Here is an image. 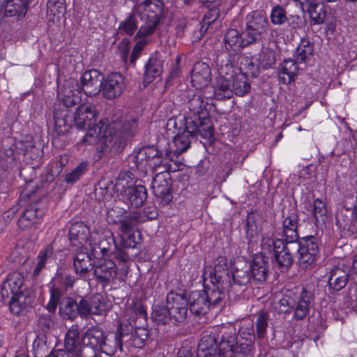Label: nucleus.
<instances>
[{
  "label": "nucleus",
  "mask_w": 357,
  "mask_h": 357,
  "mask_svg": "<svg viewBox=\"0 0 357 357\" xmlns=\"http://www.w3.org/2000/svg\"><path fill=\"white\" fill-rule=\"evenodd\" d=\"M96 117L97 111L95 106L89 102H84L77 107L73 121L79 129L89 128L80 144H98V149H100L101 151L112 144H121L123 134L129 133L137 126L135 120L133 119L123 123L121 114H117L110 119H101L91 127Z\"/></svg>",
  "instance_id": "nucleus-1"
},
{
  "label": "nucleus",
  "mask_w": 357,
  "mask_h": 357,
  "mask_svg": "<svg viewBox=\"0 0 357 357\" xmlns=\"http://www.w3.org/2000/svg\"><path fill=\"white\" fill-rule=\"evenodd\" d=\"M133 161L136 168L144 174L160 171L153 178V192L162 205L169 204L172 199L170 178L169 174L166 172L168 165L163 162L162 154L154 146L144 147L137 151Z\"/></svg>",
  "instance_id": "nucleus-2"
},
{
  "label": "nucleus",
  "mask_w": 357,
  "mask_h": 357,
  "mask_svg": "<svg viewBox=\"0 0 357 357\" xmlns=\"http://www.w3.org/2000/svg\"><path fill=\"white\" fill-rule=\"evenodd\" d=\"M251 266L244 258H236L231 264V278L227 271V259L224 257H218L215 261L214 266H206L203 273L204 279L210 281L213 284L218 286L221 291L227 292L236 287L245 286L252 282L250 275Z\"/></svg>",
  "instance_id": "nucleus-3"
},
{
  "label": "nucleus",
  "mask_w": 357,
  "mask_h": 357,
  "mask_svg": "<svg viewBox=\"0 0 357 357\" xmlns=\"http://www.w3.org/2000/svg\"><path fill=\"white\" fill-rule=\"evenodd\" d=\"M69 239L73 246L84 247L88 250L87 245L92 254L99 249L101 252L109 249L111 242H114L112 233L109 230L90 231L89 227L83 222H75L69 231Z\"/></svg>",
  "instance_id": "nucleus-4"
},
{
  "label": "nucleus",
  "mask_w": 357,
  "mask_h": 357,
  "mask_svg": "<svg viewBox=\"0 0 357 357\" xmlns=\"http://www.w3.org/2000/svg\"><path fill=\"white\" fill-rule=\"evenodd\" d=\"M222 339L217 346L214 335L207 334L201 339L197 349L198 357H231L234 353H242L231 328H222Z\"/></svg>",
  "instance_id": "nucleus-5"
},
{
  "label": "nucleus",
  "mask_w": 357,
  "mask_h": 357,
  "mask_svg": "<svg viewBox=\"0 0 357 357\" xmlns=\"http://www.w3.org/2000/svg\"><path fill=\"white\" fill-rule=\"evenodd\" d=\"M83 357H97L99 351L113 355L121 347V342L116 335L106 337L103 331L98 327L89 328L82 337Z\"/></svg>",
  "instance_id": "nucleus-6"
},
{
  "label": "nucleus",
  "mask_w": 357,
  "mask_h": 357,
  "mask_svg": "<svg viewBox=\"0 0 357 357\" xmlns=\"http://www.w3.org/2000/svg\"><path fill=\"white\" fill-rule=\"evenodd\" d=\"M23 282L22 275L13 272L3 282L0 290L3 302L10 305L13 314H20L31 303V298L24 293Z\"/></svg>",
  "instance_id": "nucleus-7"
},
{
  "label": "nucleus",
  "mask_w": 357,
  "mask_h": 357,
  "mask_svg": "<svg viewBox=\"0 0 357 357\" xmlns=\"http://www.w3.org/2000/svg\"><path fill=\"white\" fill-rule=\"evenodd\" d=\"M227 294L221 291L218 286L210 291H197L188 294V306L190 312L196 315L206 313L210 308L221 307L225 303Z\"/></svg>",
  "instance_id": "nucleus-8"
},
{
  "label": "nucleus",
  "mask_w": 357,
  "mask_h": 357,
  "mask_svg": "<svg viewBox=\"0 0 357 357\" xmlns=\"http://www.w3.org/2000/svg\"><path fill=\"white\" fill-rule=\"evenodd\" d=\"M162 10V3L160 0H145L134 7V16L139 17L145 23L139 28L137 37H149L153 33Z\"/></svg>",
  "instance_id": "nucleus-9"
},
{
  "label": "nucleus",
  "mask_w": 357,
  "mask_h": 357,
  "mask_svg": "<svg viewBox=\"0 0 357 357\" xmlns=\"http://www.w3.org/2000/svg\"><path fill=\"white\" fill-rule=\"evenodd\" d=\"M72 87H65L62 91V105H59L54 109V130L59 135H65L71 128V125L68 121V108L77 103L80 100L78 96L79 91L78 89H73Z\"/></svg>",
  "instance_id": "nucleus-10"
},
{
  "label": "nucleus",
  "mask_w": 357,
  "mask_h": 357,
  "mask_svg": "<svg viewBox=\"0 0 357 357\" xmlns=\"http://www.w3.org/2000/svg\"><path fill=\"white\" fill-rule=\"evenodd\" d=\"M116 189L125 201L135 208L141 206L146 199V190L141 185H135L131 173L123 172L116 180Z\"/></svg>",
  "instance_id": "nucleus-11"
},
{
  "label": "nucleus",
  "mask_w": 357,
  "mask_h": 357,
  "mask_svg": "<svg viewBox=\"0 0 357 357\" xmlns=\"http://www.w3.org/2000/svg\"><path fill=\"white\" fill-rule=\"evenodd\" d=\"M128 212L126 210L115 206L107 211V220L114 224L120 223L122 233V241L125 247H134L135 236L134 227L131 220L126 219Z\"/></svg>",
  "instance_id": "nucleus-12"
},
{
  "label": "nucleus",
  "mask_w": 357,
  "mask_h": 357,
  "mask_svg": "<svg viewBox=\"0 0 357 357\" xmlns=\"http://www.w3.org/2000/svg\"><path fill=\"white\" fill-rule=\"evenodd\" d=\"M149 333L146 326H134L128 327L127 325L121 323L118 328L117 340L121 342L122 349V344H127L129 347L141 349L145 345V342L149 337Z\"/></svg>",
  "instance_id": "nucleus-13"
},
{
  "label": "nucleus",
  "mask_w": 357,
  "mask_h": 357,
  "mask_svg": "<svg viewBox=\"0 0 357 357\" xmlns=\"http://www.w3.org/2000/svg\"><path fill=\"white\" fill-rule=\"evenodd\" d=\"M233 75V66L226 64L222 66L219 71V76L216 79V84L213 89V96L217 100L229 99L232 96L231 79Z\"/></svg>",
  "instance_id": "nucleus-14"
},
{
  "label": "nucleus",
  "mask_w": 357,
  "mask_h": 357,
  "mask_svg": "<svg viewBox=\"0 0 357 357\" xmlns=\"http://www.w3.org/2000/svg\"><path fill=\"white\" fill-rule=\"evenodd\" d=\"M126 89L124 77L119 73H112L101 82V92L107 99L120 96Z\"/></svg>",
  "instance_id": "nucleus-15"
},
{
  "label": "nucleus",
  "mask_w": 357,
  "mask_h": 357,
  "mask_svg": "<svg viewBox=\"0 0 357 357\" xmlns=\"http://www.w3.org/2000/svg\"><path fill=\"white\" fill-rule=\"evenodd\" d=\"M298 252L300 266L303 268L310 266L314 262L319 252L316 239L312 236L302 239Z\"/></svg>",
  "instance_id": "nucleus-16"
},
{
  "label": "nucleus",
  "mask_w": 357,
  "mask_h": 357,
  "mask_svg": "<svg viewBox=\"0 0 357 357\" xmlns=\"http://www.w3.org/2000/svg\"><path fill=\"white\" fill-rule=\"evenodd\" d=\"M166 126L168 134L176 133L172 142L176 149L173 151L176 154L185 151L190 146V137L188 136L186 132L177 128V123L175 119H169L167 122Z\"/></svg>",
  "instance_id": "nucleus-17"
},
{
  "label": "nucleus",
  "mask_w": 357,
  "mask_h": 357,
  "mask_svg": "<svg viewBox=\"0 0 357 357\" xmlns=\"http://www.w3.org/2000/svg\"><path fill=\"white\" fill-rule=\"evenodd\" d=\"M102 81V76L98 70L85 71L81 77L82 89L88 96L96 95L101 91Z\"/></svg>",
  "instance_id": "nucleus-18"
},
{
  "label": "nucleus",
  "mask_w": 357,
  "mask_h": 357,
  "mask_svg": "<svg viewBox=\"0 0 357 357\" xmlns=\"http://www.w3.org/2000/svg\"><path fill=\"white\" fill-rule=\"evenodd\" d=\"M125 317L128 327L147 326V313L139 301H133L127 308Z\"/></svg>",
  "instance_id": "nucleus-19"
},
{
  "label": "nucleus",
  "mask_w": 357,
  "mask_h": 357,
  "mask_svg": "<svg viewBox=\"0 0 357 357\" xmlns=\"http://www.w3.org/2000/svg\"><path fill=\"white\" fill-rule=\"evenodd\" d=\"M211 80L209 66L204 62L197 63L191 72V82L196 89H202L208 86Z\"/></svg>",
  "instance_id": "nucleus-20"
},
{
  "label": "nucleus",
  "mask_w": 357,
  "mask_h": 357,
  "mask_svg": "<svg viewBox=\"0 0 357 357\" xmlns=\"http://www.w3.org/2000/svg\"><path fill=\"white\" fill-rule=\"evenodd\" d=\"M44 210L37 206V204H30L24 211L23 215L18 220V226L21 229H28L38 224Z\"/></svg>",
  "instance_id": "nucleus-21"
},
{
  "label": "nucleus",
  "mask_w": 357,
  "mask_h": 357,
  "mask_svg": "<svg viewBox=\"0 0 357 357\" xmlns=\"http://www.w3.org/2000/svg\"><path fill=\"white\" fill-rule=\"evenodd\" d=\"M64 347L70 357H83V343L79 340V333L77 326H73L67 332Z\"/></svg>",
  "instance_id": "nucleus-22"
},
{
  "label": "nucleus",
  "mask_w": 357,
  "mask_h": 357,
  "mask_svg": "<svg viewBox=\"0 0 357 357\" xmlns=\"http://www.w3.org/2000/svg\"><path fill=\"white\" fill-rule=\"evenodd\" d=\"M28 0H0V15L5 17L24 16Z\"/></svg>",
  "instance_id": "nucleus-23"
},
{
  "label": "nucleus",
  "mask_w": 357,
  "mask_h": 357,
  "mask_svg": "<svg viewBox=\"0 0 357 357\" xmlns=\"http://www.w3.org/2000/svg\"><path fill=\"white\" fill-rule=\"evenodd\" d=\"M348 268L343 264H338L328 273V284L330 288L339 291L344 288L348 281Z\"/></svg>",
  "instance_id": "nucleus-24"
},
{
  "label": "nucleus",
  "mask_w": 357,
  "mask_h": 357,
  "mask_svg": "<svg viewBox=\"0 0 357 357\" xmlns=\"http://www.w3.org/2000/svg\"><path fill=\"white\" fill-rule=\"evenodd\" d=\"M267 258L260 255H256L254 256L252 263H250L251 266L250 273L254 283L261 282L265 281L267 273Z\"/></svg>",
  "instance_id": "nucleus-25"
},
{
  "label": "nucleus",
  "mask_w": 357,
  "mask_h": 357,
  "mask_svg": "<svg viewBox=\"0 0 357 357\" xmlns=\"http://www.w3.org/2000/svg\"><path fill=\"white\" fill-rule=\"evenodd\" d=\"M224 44L226 50L229 54L238 53L245 47L243 40V36L235 29L227 31L224 38Z\"/></svg>",
  "instance_id": "nucleus-26"
},
{
  "label": "nucleus",
  "mask_w": 357,
  "mask_h": 357,
  "mask_svg": "<svg viewBox=\"0 0 357 357\" xmlns=\"http://www.w3.org/2000/svg\"><path fill=\"white\" fill-rule=\"evenodd\" d=\"M232 93L236 96H243L250 90V85L248 82L247 76L238 69L233 68V75L231 79Z\"/></svg>",
  "instance_id": "nucleus-27"
},
{
  "label": "nucleus",
  "mask_w": 357,
  "mask_h": 357,
  "mask_svg": "<svg viewBox=\"0 0 357 357\" xmlns=\"http://www.w3.org/2000/svg\"><path fill=\"white\" fill-rule=\"evenodd\" d=\"M298 72L296 62L293 59H284L279 67V79L284 84L293 82Z\"/></svg>",
  "instance_id": "nucleus-28"
},
{
  "label": "nucleus",
  "mask_w": 357,
  "mask_h": 357,
  "mask_svg": "<svg viewBox=\"0 0 357 357\" xmlns=\"http://www.w3.org/2000/svg\"><path fill=\"white\" fill-rule=\"evenodd\" d=\"M253 325L251 323L244 324L239 331V337H236L238 342L240 351L245 353L250 351L252 344L255 340Z\"/></svg>",
  "instance_id": "nucleus-29"
},
{
  "label": "nucleus",
  "mask_w": 357,
  "mask_h": 357,
  "mask_svg": "<svg viewBox=\"0 0 357 357\" xmlns=\"http://www.w3.org/2000/svg\"><path fill=\"white\" fill-rule=\"evenodd\" d=\"M65 0H48L47 14L48 20L53 23L58 22L66 14Z\"/></svg>",
  "instance_id": "nucleus-30"
},
{
  "label": "nucleus",
  "mask_w": 357,
  "mask_h": 357,
  "mask_svg": "<svg viewBox=\"0 0 357 357\" xmlns=\"http://www.w3.org/2000/svg\"><path fill=\"white\" fill-rule=\"evenodd\" d=\"M296 301L292 293L287 294H280L272 301L273 310L279 314H286L291 312L295 305Z\"/></svg>",
  "instance_id": "nucleus-31"
},
{
  "label": "nucleus",
  "mask_w": 357,
  "mask_h": 357,
  "mask_svg": "<svg viewBox=\"0 0 357 357\" xmlns=\"http://www.w3.org/2000/svg\"><path fill=\"white\" fill-rule=\"evenodd\" d=\"M305 9L309 13L311 24H321L324 22L326 10L324 6L319 3V0H315L312 5H309Z\"/></svg>",
  "instance_id": "nucleus-32"
},
{
  "label": "nucleus",
  "mask_w": 357,
  "mask_h": 357,
  "mask_svg": "<svg viewBox=\"0 0 357 357\" xmlns=\"http://www.w3.org/2000/svg\"><path fill=\"white\" fill-rule=\"evenodd\" d=\"M246 25L250 29L258 31L261 34L266 31L268 20L262 13L252 12L247 15Z\"/></svg>",
  "instance_id": "nucleus-33"
},
{
  "label": "nucleus",
  "mask_w": 357,
  "mask_h": 357,
  "mask_svg": "<svg viewBox=\"0 0 357 357\" xmlns=\"http://www.w3.org/2000/svg\"><path fill=\"white\" fill-rule=\"evenodd\" d=\"M16 165V156L13 149L5 142L0 149V167L3 170L12 169Z\"/></svg>",
  "instance_id": "nucleus-34"
},
{
  "label": "nucleus",
  "mask_w": 357,
  "mask_h": 357,
  "mask_svg": "<svg viewBox=\"0 0 357 357\" xmlns=\"http://www.w3.org/2000/svg\"><path fill=\"white\" fill-rule=\"evenodd\" d=\"M311 301L312 296L310 292L303 289L298 301H296L295 303L296 305L295 307L294 317L296 319H302L307 316Z\"/></svg>",
  "instance_id": "nucleus-35"
},
{
  "label": "nucleus",
  "mask_w": 357,
  "mask_h": 357,
  "mask_svg": "<svg viewBox=\"0 0 357 357\" xmlns=\"http://www.w3.org/2000/svg\"><path fill=\"white\" fill-rule=\"evenodd\" d=\"M151 318L157 324H176V323H174V319L172 316V313H170L165 305H155L151 314Z\"/></svg>",
  "instance_id": "nucleus-36"
},
{
  "label": "nucleus",
  "mask_w": 357,
  "mask_h": 357,
  "mask_svg": "<svg viewBox=\"0 0 357 357\" xmlns=\"http://www.w3.org/2000/svg\"><path fill=\"white\" fill-rule=\"evenodd\" d=\"M54 248L52 245H48L40 251L36 259L37 262L33 270V274L38 275L47 264L54 261Z\"/></svg>",
  "instance_id": "nucleus-37"
},
{
  "label": "nucleus",
  "mask_w": 357,
  "mask_h": 357,
  "mask_svg": "<svg viewBox=\"0 0 357 357\" xmlns=\"http://www.w3.org/2000/svg\"><path fill=\"white\" fill-rule=\"evenodd\" d=\"M296 215L291 214L283 221V234L288 242H294L298 238Z\"/></svg>",
  "instance_id": "nucleus-38"
},
{
  "label": "nucleus",
  "mask_w": 357,
  "mask_h": 357,
  "mask_svg": "<svg viewBox=\"0 0 357 357\" xmlns=\"http://www.w3.org/2000/svg\"><path fill=\"white\" fill-rule=\"evenodd\" d=\"M59 313L68 319H74L78 313V304L71 298H65L60 303Z\"/></svg>",
  "instance_id": "nucleus-39"
},
{
  "label": "nucleus",
  "mask_w": 357,
  "mask_h": 357,
  "mask_svg": "<svg viewBox=\"0 0 357 357\" xmlns=\"http://www.w3.org/2000/svg\"><path fill=\"white\" fill-rule=\"evenodd\" d=\"M162 71V64L161 61L157 59H150L145 66V82H151L153 79L160 75Z\"/></svg>",
  "instance_id": "nucleus-40"
},
{
  "label": "nucleus",
  "mask_w": 357,
  "mask_h": 357,
  "mask_svg": "<svg viewBox=\"0 0 357 357\" xmlns=\"http://www.w3.org/2000/svg\"><path fill=\"white\" fill-rule=\"evenodd\" d=\"M314 47L312 43L308 39H302L298 45L296 56L298 61L307 62L312 57Z\"/></svg>",
  "instance_id": "nucleus-41"
},
{
  "label": "nucleus",
  "mask_w": 357,
  "mask_h": 357,
  "mask_svg": "<svg viewBox=\"0 0 357 357\" xmlns=\"http://www.w3.org/2000/svg\"><path fill=\"white\" fill-rule=\"evenodd\" d=\"M74 267L77 273L82 274L88 272L92 268L90 255L86 252L77 253L74 259Z\"/></svg>",
  "instance_id": "nucleus-42"
},
{
  "label": "nucleus",
  "mask_w": 357,
  "mask_h": 357,
  "mask_svg": "<svg viewBox=\"0 0 357 357\" xmlns=\"http://www.w3.org/2000/svg\"><path fill=\"white\" fill-rule=\"evenodd\" d=\"M283 241L280 239L273 238L272 233H267L263 235L261 238V247L264 252L262 255L270 254L277 248H281Z\"/></svg>",
  "instance_id": "nucleus-43"
},
{
  "label": "nucleus",
  "mask_w": 357,
  "mask_h": 357,
  "mask_svg": "<svg viewBox=\"0 0 357 357\" xmlns=\"http://www.w3.org/2000/svg\"><path fill=\"white\" fill-rule=\"evenodd\" d=\"M211 96V95H204V97L195 96L189 101V109L195 115V119L197 117V119H201L202 117L201 116V114H204V111L206 109V105L207 103V102L204 100V98L208 100Z\"/></svg>",
  "instance_id": "nucleus-44"
},
{
  "label": "nucleus",
  "mask_w": 357,
  "mask_h": 357,
  "mask_svg": "<svg viewBox=\"0 0 357 357\" xmlns=\"http://www.w3.org/2000/svg\"><path fill=\"white\" fill-rule=\"evenodd\" d=\"M95 273L98 278L104 281L113 280L116 276L115 264L112 261H107L103 265L96 268Z\"/></svg>",
  "instance_id": "nucleus-45"
},
{
  "label": "nucleus",
  "mask_w": 357,
  "mask_h": 357,
  "mask_svg": "<svg viewBox=\"0 0 357 357\" xmlns=\"http://www.w3.org/2000/svg\"><path fill=\"white\" fill-rule=\"evenodd\" d=\"M276 262L281 267H288L291 264L292 257L289 248L283 243L281 248H277L274 251Z\"/></svg>",
  "instance_id": "nucleus-46"
},
{
  "label": "nucleus",
  "mask_w": 357,
  "mask_h": 357,
  "mask_svg": "<svg viewBox=\"0 0 357 357\" xmlns=\"http://www.w3.org/2000/svg\"><path fill=\"white\" fill-rule=\"evenodd\" d=\"M165 305L169 310L176 307L188 306L187 296L183 294L169 292L167 295Z\"/></svg>",
  "instance_id": "nucleus-47"
},
{
  "label": "nucleus",
  "mask_w": 357,
  "mask_h": 357,
  "mask_svg": "<svg viewBox=\"0 0 357 357\" xmlns=\"http://www.w3.org/2000/svg\"><path fill=\"white\" fill-rule=\"evenodd\" d=\"M89 167V162L87 161H82L75 168H74L70 173L67 174L65 177V181L68 183H74L77 182L87 171Z\"/></svg>",
  "instance_id": "nucleus-48"
},
{
  "label": "nucleus",
  "mask_w": 357,
  "mask_h": 357,
  "mask_svg": "<svg viewBox=\"0 0 357 357\" xmlns=\"http://www.w3.org/2000/svg\"><path fill=\"white\" fill-rule=\"evenodd\" d=\"M311 212L317 222H325L327 219V208L326 204L319 199H317L314 201Z\"/></svg>",
  "instance_id": "nucleus-49"
},
{
  "label": "nucleus",
  "mask_w": 357,
  "mask_h": 357,
  "mask_svg": "<svg viewBox=\"0 0 357 357\" xmlns=\"http://www.w3.org/2000/svg\"><path fill=\"white\" fill-rule=\"evenodd\" d=\"M269 314L266 312H260L256 320V332L259 338H263L268 326Z\"/></svg>",
  "instance_id": "nucleus-50"
},
{
  "label": "nucleus",
  "mask_w": 357,
  "mask_h": 357,
  "mask_svg": "<svg viewBox=\"0 0 357 357\" xmlns=\"http://www.w3.org/2000/svg\"><path fill=\"white\" fill-rule=\"evenodd\" d=\"M199 119L198 135L203 138L209 139L213 135V128L211 121L204 116Z\"/></svg>",
  "instance_id": "nucleus-51"
},
{
  "label": "nucleus",
  "mask_w": 357,
  "mask_h": 357,
  "mask_svg": "<svg viewBox=\"0 0 357 357\" xmlns=\"http://www.w3.org/2000/svg\"><path fill=\"white\" fill-rule=\"evenodd\" d=\"M259 231L260 227L255 222V215H249L247 220V236L250 242L257 241Z\"/></svg>",
  "instance_id": "nucleus-52"
},
{
  "label": "nucleus",
  "mask_w": 357,
  "mask_h": 357,
  "mask_svg": "<svg viewBox=\"0 0 357 357\" xmlns=\"http://www.w3.org/2000/svg\"><path fill=\"white\" fill-rule=\"evenodd\" d=\"M200 1L202 3L205 4L210 10L209 15H211V17L206 14L204 18V23L208 26L211 22H213L218 16V11L216 9L218 3H216V0H200Z\"/></svg>",
  "instance_id": "nucleus-53"
},
{
  "label": "nucleus",
  "mask_w": 357,
  "mask_h": 357,
  "mask_svg": "<svg viewBox=\"0 0 357 357\" xmlns=\"http://www.w3.org/2000/svg\"><path fill=\"white\" fill-rule=\"evenodd\" d=\"M259 60L264 68L271 67L275 61V52L270 48H263Z\"/></svg>",
  "instance_id": "nucleus-54"
},
{
  "label": "nucleus",
  "mask_w": 357,
  "mask_h": 357,
  "mask_svg": "<svg viewBox=\"0 0 357 357\" xmlns=\"http://www.w3.org/2000/svg\"><path fill=\"white\" fill-rule=\"evenodd\" d=\"M135 38L137 39L138 41L136 43L135 45L134 46V48L132 50V52L131 54V57H130V62L133 64L136 62L137 59L139 57L144 47L149 43V40L146 39L147 37H139L138 38V37H137V35H136Z\"/></svg>",
  "instance_id": "nucleus-55"
},
{
  "label": "nucleus",
  "mask_w": 357,
  "mask_h": 357,
  "mask_svg": "<svg viewBox=\"0 0 357 357\" xmlns=\"http://www.w3.org/2000/svg\"><path fill=\"white\" fill-rule=\"evenodd\" d=\"M135 16L132 14L125 21H123L119 26V31L122 33H124L127 35H132L137 29L136 22L134 19Z\"/></svg>",
  "instance_id": "nucleus-56"
},
{
  "label": "nucleus",
  "mask_w": 357,
  "mask_h": 357,
  "mask_svg": "<svg viewBox=\"0 0 357 357\" xmlns=\"http://www.w3.org/2000/svg\"><path fill=\"white\" fill-rule=\"evenodd\" d=\"M270 17L271 22L275 25H281L287 20L284 10L280 6L272 9Z\"/></svg>",
  "instance_id": "nucleus-57"
},
{
  "label": "nucleus",
  "mask_w": 357,
  "mask_h": 357,
  "mask_svg": "<svg viewBox=\"0 0 357 357\" xmlns=\"http://www.w3.org/2000/svg\"><path fill=\"white\" fill-rule=\"evenodd\" d=\"M188 309V306H181L169 310L174 319V323L179 324L183 322L187 316Z\"/></svg>",
  "instance_id": "nucleus-58"
},
{
  "label": "nucleus",
  "mask_w": 357,
  "mask_h": 357,
  "mask_svg": "<svg viewBox=\"0 0 357 357\" xmlns=\"http://www.w3.org/2000/svg\"><path fill=\"white\" fill-rule=\"evenodd\" d=\"M241 35L243 36L245 46H247L257 40L261 36V33L250 29V27L246 25V28L245 31L241 33Z\"/></svg>",
  "instance_id": "nucleus-59"
},
{
  "label": "nucleus",
  "mask_w": 357,
  "mask_h": 357,
  "mask_svg": "<svg viewBox=\"0 0 357 357\" xmlns=\"http://www.w3.org/2000/svg\"><path fill=\"white\" fill-rule=\"evenodd\" d=\"M91 303V312L93 314H100L104 310L102 303V296L96 294L91 296L89 299Z\"/></svg>",
  "instance_id": "nucleus-60"
},
{
  "label": "nucleus",
  "mask_w": 357,
  "mask_h": 357,
  "mask_svg": "<svg viewBox=\"0 0 357 357\" xmlns=\"http://www.w3.org/2000/svg\"><path fill=\"white\" fill-rule=\"evenodd\" d=\"M78 313L82 317H86L92 314L89 300L82 298L78 304Z\"/></svg>",
  "instance_id": "nucleus-61"
},
{
  "label": "nucleus",
  "mask_w": 357,
  "mask_h": 357,
  "mask_svg": "<svg viewBox=\"0 0 357 357\" xmlns=\"http://www.w3.org/2000/svg\"><path fill=\"white\" fill-rule=\"evenodd\" d=\"M182 130L190 137H195L198 135V123L195 120H188L185 128Z\"/></svg>",
  "instance_id": "nucleus-62"
},
{
  "label": "nucleus",
  "mask_w": 357,
  "mask_h": 357,
  "mask_svg": "<svg viewBox=\"0 0 357 357\" xmlns=\"http://www.w3.org/2000/svg\"><path fill=\"white\" fill-rule=\"evenodd\" d=\"M60 298V291L57 289L51 291V297L49 303L47 305V309L49 312H54L57 306Z\"/></svg>",
  "instance_id": "nucleus-63"
},
{
  "label": "nucleus",
  "mask_w": 357,
  "mask_h": 357,
  "mask_svg": "<svg viewBox=\"0 0 357 357\" xmlns=\"http://www.w3.org/2000/svg\"><path fill=\"white\" fill-rule=\"evenodd\" d=\"M106 183L104 181H101L98 183V185L95 188L96 195H100L102 199H107L109 197L108 195V188L105 186Z\"/></svg>",
  "instance_id": "nucleus-64"
}]
</instances>
